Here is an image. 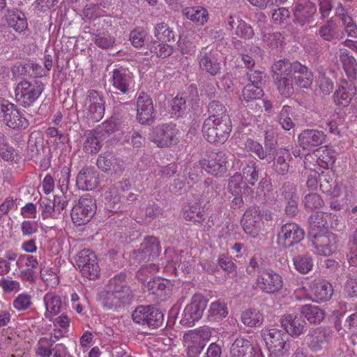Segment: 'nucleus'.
Segmentation results:
<instances>
[{
  "instance_id": "nucleus-1",
  "label": "nucleus",
  "mask_w": 357,
  "mask_h": 357,
  "mask_svg": "<svg viewBox=\"0 0 357 357\" xmlns=\"http://www.w3.org/2000/svg\"><path fill=\"white\" fill-rule=\"evenodd\" d=\"M275 74V82L279 93L284 98L290 97L294 93L292 79L296 72L306 71V66L299 62H290L287 59L279 60L272 66Z\"/></svg>"
},
{
  "instance_id": "nucleus-2",
  "label": "nucleus",
  "mask_w": 357,
  "mask_h": 357,
  "mask_svg": "<svg viewBox=\"0 0 357 357\" xmlns=\"http://www.w3.org/2000/svg\"><path fill=\"white\" fill-rule=\"evenodd\" d=\"M204 137L210 143L223 144L231 131V122L229 116L218 119L207 118L202 129Z\"/></svg>"
},
{
  "instance_id": "nucleus-3",
  "label": "nucleus",
  "mask_w": 357,
  "mask_h": 357,
  "mask_svg": "<svg viewBox=\"0 0 357 357\" xmlns=\"http://www.w3.org/2000/svg\"><path fill=\"white\" fill-rule=\"evenodd\" d=\"M278 141H264L265 158L268 163L273 162V170L280 175H284L289 171L287 160L290 158L289 152L285 149H277Z\"/></svg>"
},
{
  "instance_id": "nucleus-4",
  "label": "nucleus",
  "mask_w": 357,
  "mask_h": 357,
  "mask_svg": "<svg viewBox=\"0 0 357 357\" xmlns=\"http://www.w3.org/2000/svg\"><path fill=\"white\" fill-rule=\"evenodd\" d=\"M43 90L42 82L24 80L18 83L15 88V99L24 107H29L39 98Z\"/></svg>"
},
{
  "instance_id": "nucleus-5",
  "label": "nucleus",
  "mask_w": 357,
  "mask_h": 357,
  "mask_svg": "<svg viewBox=\"0 0 357 357\" xmlns=\"http://www.w3.org/2000/svg\"><path fill=\"white\" fill-rule=\"evenodd\" d=\"M262 337L268 349L276 356L282 357L289 354L290 343L287 335L277 328L266 329Z\"/></svg>"
},
{
  "instance_id": "nucleus-6",
  "label": "nucleus",
  "mask_w": 357,
  "mask_h": 357,
  "mask_svg": "<svg viewBox=\"0 0 357 357\" xmlns=\"http://www.w3.org/2000/svg\"><path fill=\"white\" fill-rule=\"evenodd\" d=\"M132 317L135 323L152 329L162 326L164 321L163 314L153 305L137 306Z\"/></svg>"
},
{
  "instance_id": "nucleus-7",
  "label": "nucleus",
  "mask_w": 357,
  "mask_h": 357,
  "mask_svg": "<svg viewBox=\"0 0 357 357\" xmlns=\"http://www.w3.org/2000/svg\"><path fill=\"white\" fill-rule=\"evenodd\" d=\"M96 200L89 194L82 195L71 210L74 224L80 226L89 222L96 213Z\"/></svg>"
},
{
  "instance_id": "nucleus-8",
  "label": "nucleus",
  "mask_w": 357,
  "mask_h": 357,
  "mask_svg": "<svg viewBox=\"0 0 357 357\" xmlns=\"http://www.w3.org/2000/svg\"><path fill=\"white\" fill-rule=\"evenodd\" d=\"M75 261L84 277L90 280H95L100 277V269L97 257L91 250L84 249L79 252Z\"/></svg>"
},
{
  "instance_id": "nucleus-9",
  "label": "nucleus",
  "mask_w": 357,
  "mask_h": 357,
  "mask_svg": "<svg viewBox=\"0 0 357 357\" xmlns=\"http://www.w3.org/2000/svg\"><path fill=\"white\" fill-rule=\"evenodd\" d=\"M208 301L200 294H195L191 298L183 312V317L181 320L182 325L188 326H192L195 321L199 320L206 308Z\"/></svg>"
},
{
  "instance_id": "nucleus-10",
  "label": "nucleus",
  "mask_w": 357,
  "mask_h": 357,
  "mask_svg": "<svg viewBox=\"0 0 357 357\" xmlns=\"http://www.w3.org/2000/svg\"><path fill=\"white\" fill-rule=\"evenodd\" d=\"M0 118L13 129H25L29 126V121L20 114L17 107L7 100L0 101Z\"/></svg>"
},
{
  "instance_id": "nucleus-11",
  "label": "nucleus",
  "mask_w": 357,
  "mask_h": 357,
  "mask_svg": "<svg viewBox=\"0 0 357 357\" xmlns=\"http://www.w3.org/2000/svg\"><path fill=\"white\" fill-rule=\"evenodd\" d=\"M283 285L282 277L271 269L259 271L256 280V287L266 294L279 291Z\"/></svg>"
},
{
  "instance_id": "nucleus-12",
  "label": "nucleus",
  "mask_w": 357,
  "mask_h": 357,
  "mask_svg": "<svg viewBox=\"0 0 357 357\" xmlns=\"http://www.w3.org/2000/svg\"><path fill=\"white\" fill-rule=\"evenodd\" d=\"M161 252L159 240L155 236L145 238L138 250L134 251L132 256L137 263L153 261L159 257Z\"/></svg>"
},
{
  "instance_id": "nucleus-13",
  "label": "nucleus",
  "mask_w": 357,
  "mask_h": 357,
  "mask_svg": "<svg viewBox=\"0 0 357 357\" xmlns=\"http://www.w3.org/2000/svg\"><path fill=\"white\" fill-rule=\"evenodd\" d=\"M84 106L88 119L98 122L102 119L105 114V101L98 91L90 89L86 92Z\"/></svg>"
},
{
  "instance_id": "nucleus-14",
  "label": "nucleus",
  "mask_w": 357,
  "mask_h": 357,
  "mask_svg": "<svg viewBox=\"0 0 357 357\" xmlns=\"http://www.w3.org/2000/svg\"><path fill=\"white\" fill-rule=\"evenodd\" d=\"M305 233L296 223H286L282 226L278 234V243L284 248H289L300 243Z\"/></svg>"
},
{
  "instance_id": "nucleus-15",
  "label": "nucleus",
  "mask_w": 357,
  "mask_h": 357,
  "mask_svg": "<svg viewBox=\"0 0 357 357\" xmlns=\"http://www.w3.org/2000/svg\"><path fill=\"white\" fill-rule=\"evenodd\" d=\"M177 134L178 129L174 125H162L153 129L150 139L155 143L158 147H167L178 143V139L176 137Z\"/></svg>"
},
{
  "instance_id": "nucleus-16",
  "label": "nucleus",
  "mask_w": 357,
  "mask_h": 357,
  "mask_svg": "<svg viewBox=\"0 0 357 357\" xmlns=\"http://www.w3.org/2000/svg\"><path fill=\"white\" fill-rule=\"evenodd\" d=\"M205 170L210 174L220 177L228 170V160L226 153L219 151L211 153L208 159L202 160Z\"/></svg>"
},
{
  "instance_id": "nucleus-17",
  "label": "nucleus",
  "mask_w": 357,
  "mask_h": 357,
  "mask_svg": "<svg viewBox=\"0 0 357 357\" xmlns=\"http://www.w3.org/2000/svg\"><path fill=\"white\" fill-rule=\"evenodd\" d=\"M357 93L356 87L347 80H342L337 86L333 99L339 108L348 107Z\"/></svg>"
},
{
  "instance_id": "nucleus-18",
  "label": "nucleus",
  "mask_w": 357,
  "mask_h": 357,
  "mask_svg": "<svg viewBox=\"0 0 357 357\" xmlns=\"http://www.w3.org/2000/svg\"><path fill=\"white\" fill-rule=\"evenodd\" d=\"M137 118L141 124H149L155 117L152 99L144 92L139 93L137 100Z\"/></svg>"
},
{
  "instance_id": "nucleus-19",
  "label": "nucleus",
  "mask_w": 357,
  "mask_h": 357,
  "mask_svg": "<svg viewBox=\"0 0 357 357\" xmlns=\"http://www.w3.org/2000/svg\"><path fill=\"white\" fill-rule=\"evenodd\" d=\"M261 215L257 206L249 208L243 214L241 220L244 231L252 237L258 235Z\"/></svg>"
},
{
  "instance_id": "nucleus-20",
  "label": "nucleus",
  "mask_w": 357,
  "mask_h": 357,
  "mask_svg": "<svg viewBox=\"0 0 357 357\" xmlns=\"http://www.w3.org/2000/svg\"><path fill=\"white\" fill-rule=\"evenodd\" d=\"M232 167L235 169L242 168L241 175L247 184L253 186L258 181L259 167L255 161L250 160L246 162L239 158H234Z\"/></svg>"
},
{
  "instance_id": "nucleus-21",
  "label": "nucleus",
  "mask_w": 357,
  "mask_h": 357,
  "mask_svg": "<svg viewBox=\"0 0 357 357\" xmlns=\"http://www.w3.org/2000/svg\"><path fill=\"white\" fill-rule=\"evenodd\" d=\"M112 84L123 94L129 93L133 82L132 74L126 68H119L112 71Z\"/></svg>"
},
{
  "instance_id": "nucleus-22",
  "label": "nucleus",
  "mask_w": 357,
  "mask_h": 357,
  "mask_svg": "<svg viewBox=\"0 0 357 357\" xmlns=\"http://www.w3.org/2000/svg\"><path fill=\"white\" fill-rule=\"evenodd\" d=\"M217 55L208 51L206 48L202 49L198 55L199 68L211 75L215 76L220 72V63Z\"/></svg>"
},
{
  "instance_id": "nucleus-23",
  "label": "nucleus",
  "mask_w": 357,
  "mask_h": 357,
  "mask_svg": "<svg viewBox=\"0 0 357 357\" xmlns=\"http://www.w3.org/2000/svg\"><path fill=\"white\" fill-rule=\"evenodd\" d=\"M97 167L102 172L113 174L123 171V162L111 153L100 154L96 162Z\"/></svg>"
},
{
  "instance_id": "nucleus-24",
  "label": "nucleus",
  "mask_w": 357,
  "mask_h": 357,
  "mask_svg": "<svg viewBox=\"0 0 357 357\" xmlns=\"http://www.w3.org/2000/svg\"><path fill=\"white\" fill-rule=\"evenodd\" d=\"M294 22L301 26L312 20V3L310 0H298L294 8Z\"/></svg>"
},
{
  "instance_id": "nucleus-25",
  "label": "nucleus",
  "mask_w": 357,
  "mask_h": 357,
  "mask_svg": "<svg viewBox=\"0 0 357 357\" xmlns=\"http://www.w3.org/2000/svg\"><path fill=\"white\" fill-rule=\"evenodd\" d=\"M98 175L93 167H84L79 172L76 183L79 189L91 190L98 185Z\"/></svg>"
},
{
  "instance_id": "nucleus-26",
  "label": "nucleus",
  "mask_w": 357,
  "mask_h": 357,
  "mask_svg": "<svg viewBox=\"0 0 357 357\" xmlns=\"http://www.w3.org/2000/svg\"><path fill=\"white\" fill-rule=\"evenodd\" d=\"M281 325L286 332L292 337H298L305 328V321L301 317L288 314L281 320Z\"/></svg>"
},
{
  "instance_id": "nucleus-27",
  "label": "nucleus",
  "mask_w": 357,
  "mask_h": 357,
  "mask_svg": "<svg viewBox=\"0 0 357 357\" xmlns=\"http://www.w3.org/2000/svg\"><path fill=\"white\" fill-rule=\"evenodd\" d=\"M253 351L254 348L249 340L238 337L230 347L229 357H252Z\"/></svg>"
},
{
  "instance_id": "nucleus-28",
  "label": "nucleus",
  "mask_w": 357,
  "mask_h": 357,
  "mask_svg": "<svg viewBox=\"0 0 357 357\" xmlns=\"http://www.w3.org/2000/svg\"><path fill=\"white\" fill-rule=\"evenodd\" d=\"M86 140L84 144V151L89 153H97L102 146L104 140L102 132L95 129L86 133Z\"/></svg>"
},
{
  "instance_id": "nucleus-29",
  "label": "nucleus",
  "mask_w": 357,
  "mask_h": 357,
  "mask_svg": "<svg viewBox=\"0 0 357 357\" xmlns=\"http://www.w3.org/2000/svg\"><path fill=\"white\" fill-rule=\"evenodd\" d=\"M132 298L128 297V293L119 294L107 292L103 300L104 307L108 309L117 310L128 304Z\"/></svg>"
},
{
  "instance_id": "nucleus-30",
  "label": "nucleus",
  "mask_w": 357,
  "mask_h": 357,
  "mask_svg": "<svg viewBox=\"0 0 357 357\" xmlns=\"http://www.w3.org/2000/svg\"><path fill=\"white\" fill-rule=\"evenodd\" d=\"M316 162L323 169H327L335 162L334 151L327 146H321L314 150Z\"/></svg>"
},
{
  "instance_id": "nucleus-31",
  "label": "nucleus",
  "mask_w": 357,
  "mask_h": 357,
  "mask_svg": "<svg viewBox=\"0 0 357 357\" xmlns=\"http://www.w3.org/2000/svg\"><path fill=\"white\" fill-rule=\"evenodd\" d=\"M334 293L332 284L322 280L314 285V302L321 303L329 301Z\"/></svg>"
},
{
  "instance_id": "nucleus-32",
  "label": "nucleus",
  "mask_w": 357,
  "mask_h": 357,
  "mask_svg": "<svg viewBox=\"0 0 357 357\" xmlns=\"http://www.w3.org/2000/svg\"><path fill=\"white\" fill-rule=\"evenodd\" d=\"M182 14L199 25L204 24L208 17L207 10L199 6L185 8L182 10Z\"/></svg>"
},
{
  "instance_id": "nucleus-33",
  "label": "nucleus",
  "mask_w": 357,
  "mask_h": 357,
  "mask_svg": "<svg viewBox=\"0 0 357 357\" xmlns=\"http://www.w3.org/2000/svg\"><path fill=\"white\" fill-rule=\"evenodd\" d=\"M340 61L342 63L344 70L349 78H354L357 74L356 59L350 55L347 49H340Z\"/></svg>"
},
{
  "instance_id": "nucleus-34",
  "label": "nucleus",
  "mask_w": 357,
  "mask_h": 357,
  "mask_svg": "<svg viewBox=\"0 0 357 357\" xmlns=\"http://www.w3.org/2000/svg\"><path fill=\"white\" fill-rule=\"evenodd\" d=\"M44 303L46 307V317L54 316L60 313L64 307L61 298L53 293H48L44 296Z\"/></svg>"
},
{
  "instance_id": "nucleus-35",
  "label": "nucleus",
  "mask_w": 357,
  "mask_h": 357,
  "mask_svg": "<svg viewBox=\"0 0 357 357\" xmlns=\"http://www.w3.org/2000/svg\"><path fill=\"white\" fill-rule=\"evenodd\" d=\"M104 202L105 208L111 212L117 213L118 211H122L123 209V207H121L117 188H112L105 192Z\"/></svg>"
},
{
  "instance_id": "nucleus-36",
  "label": "nucleus",
  "mask_w": 357,
  "mask_h": 357,
  "mask_svg": "<svg viewBox=\"0 0 357 357\" xmlns=\"http://www.w3.org/2000/svg\"><path fill=\"white\" fill-rule=\"evenodd\" d=\"M107 292L121 294L128 293V297L132 298V291L126 282V274L120 273L109 280Z\"/></svg>"
},
{
  "instance_id": "nucleus-37",
  "label": "nucleus",
  "mask_w": 357,
  "mask_h": 357,
  "mask_svg": "<svg viewBox=\"0 0 357 357\" xmlns=\"http://www.w3.org/2000/svg\"><path fill=\"white\" fill-rule=\"evenodd\" d=\"M7 22L10 27L17 32H22L27 28L26 19L24 14L18 10L9 12Z\"/></svg>"
},
{
  "instance_id": "nucleus-38",
  "label": "nucleus",
  "mask_w": 357,
  "mask_h": 357,
  "mask_svg": "<svg viewBox=\"0 0 357 357\" xmlns=\"http://www.w3.org/2000/svg\"><path fill=\"white\" fill-rule=\"evenodd\" d=\"M241 321L248 327L259 326L264 321L263 314L256 309L247 310L241 314Z\"/></svg>"
},
{
  "instance_id": "nucleus-39",
  "label": "nucleus",
  "mask_w": 357,
  "mask_h": 357,
  "mask_svg": "<svg viewBox=\"0 0 357 357\" xmlns=\"http://www.w3.org/2000/svg\"><path fill=\"white\" fill-rule=\"evenodd\" d=\"M228 314L226 304L220 300L211 303L208 310V317L211 321H220Z\"/></svg>"
},
{
  "instance_id": "nucleus-40",
  "label": "nucleus",
  "mask_w": 357,
  "mask_h": 357,
  "mask_svg": "<svg viewBox=\"0 0 357 357\" xmlns=\"http://www.w3.org/2000/svg\"><path fill=\"white\" fill-rule=\"evenodd\" d=\"M183 340L187 344L186 352L188 357H196L201 353L205 346V344L201 342L198 339L197 340V338L190 333L184 335Z\"/></svg>"
},
{
  "instance_id": "nucleus-41",
  "label": "nucleus",
  "mask_w": 357,
  "mask_h": 357,
  "mask_svg": "<svg viewBox=\"0 0 357 357\" xmlns=\"http://www.w3.org/2000/svg\"><path fill=\"white\" fill-rule=\"evenodd\" d=\"M148 47L151 53L159 58H167L173 52V47L170 45L158 40L151 42Z\"/></svg>"
},
{
  "instance_id": "nucleus-42",
  "label": "nucleus",
  "mask_w": 357,
  "mask_h": 357,
  "mask_svg": "<svg viewBox=\"0 0 357 357\" xmlns=\"http://www.w3.org/2000/svg\"><path fill=\"white\" fill-rule=\"evenodd\" d=\"M317 75L315 76V86L324 95H329L334 87L333 81L326 76V73L323 69L317 70Z\"/></svg>"
},
{
  "instance_id": "nucleus-43",
  "label": "nucleus",
  "mask_w": 357,
  "mask_h": 357,
  "mask_svg": "<svg viewBox=\"0 0 357 357\" xmlns=\"http://www.w3.org/2000/svg\"><path fill=\"white\" fill-rule=\"evenodd\" d=\"M247 183L243 181V176L241 173L236 172L228 180L227 189L229 192L234 196L241 195L243 189Z\"/></svg>"
},
{
  "instance_id": "nucleus-44",
  "label": "nucleus",
  "mask_w": 357,
  "mask_h": 357,
  "mask_svg": "<svg viewBox=\"0 0 357 357\" xmlns=\"http://www.w3.org/2000/svg\"><path fill=\"white\" fill-rule=\"evenodd\" d=\"M154 34L157 40L162 42L174 40V34L167 24L161 22L155 27Z\"/></svg>"
},
{
  "instance_id": "nucleus-45",
  "label": "nucleus",
  "mask_w": 357,
  "mask_h": 357,
  "mask_svg": "<svg viewBox=\"0 0 357 357\" xmlns=\"http://www.w3.org/2000/svg\"><path fill=\"white\" fill-rule=\"evenodd\" d=\"M121 122V117L119 115H113L109 119L102 123V127L99 128V130L102 132L103 137L114 132L119 129Z\"/></svg>"
},
{
  "instance_id": "nucleus-46",
  "label": "nucleus",
  "mask_w": 357,
  "mask_h": 357,
  "mask_svg": "<svg viewBox=\"0 0 357 357\" xmlns=\"http://www.w3.org/2000/svg\"><path fill=\"white\" fill-rule=\"evenodd\" d=\"M264 95L262 86L248 84L243 89V98L247 101H251L261 98Z\"/></svg>"
},
{
  "instance_id": "nucleus-47",
  "label": "nucleus",
  "mask_w": 357,
  "mask_h": 357,
  "mask_svg": "<svg viewBox=\"0 0 357 357\" xmlns=\"http://www.w3.org/2000/svg\"><path fill=\"white\" fill-rule=\"evenodd\" d=\"M183 218L188 221L201 223L204 220V211L197 204L189 206L188 209L183 213Z\"/></svg>"
},
{
  "instance_id": "nucleus-48",
  "label": "nucleus",
  "mask_w": 357,
  "mask_h": 357,
  "mask_svg": "<svg viewBox=\"0 0 357 357\" xmlns=\"http://www.w3.org/2000/svg\"><path fill=\"white\" fill-rule=\"evenodd\" d=\"M208 112L209 114L208 118H213V119L228 116L225 106L219 100H212L208 103Z\"/></svg>"
},
{
  "instance_id": "nucleus-49",
  "label": "nucleus",
  "mask_w": 357,
  "mask_h": 357,
  "mask_svg": "<svg viewBox=\"0 0 357 357\" xmlns=\"http://www.w3.org/2000/svg\"><path fill=\"white\" fill-rule=\"evenodd\" d=\"M248 80L250 82L249 84L261 86L266 81V74L264 70L260 69H251L246 73Z\"/></svg>"
},
{
  "instance_id": "nucleus-50",
  "label": "nucleus",
  "mask_w": 357,
  "mask_h": 357,
  "mask_svg": "<svg viewBox=\"0 0 357 357\" xmlns=\"http://www.w3.org/2000/svg\"><path fill=\"white\" fill-rule=\"evenodd\" d=\"M93 42L100 48L108 49L113 47L115 38L107 33L102 32L95 35Z\"/></svg>"
},
{
  "instance_id": "nucleus-51",
  "label": "nucleus",
  "mask_w": 357,
  "mask_h": 357,
  "mask_svg": "<svg viewBox=\"0 0 357 357\" xmlns=\"http://www.w3.org/2000/svg\"><path fill=\"white\" fill-rule=\"evenodd\" d=\"M293 75L296 80V84L301 88H311V85L312 84V73L308 71L307 68L305 72H296V74Z\"/></svg>"
},
{
  "instance_id": "nucleus-52",
  "label": "nucleus",
  "mask_w": 357,
  "mask_h": 357,
  "mask_svg": "<svg viewBox=\"0 0 357 357\" xmlns=\"http://www.w3.org/2000/svg\"><path fill=\"white\" fill-rule=\"evenodd\" d=\"M296 269L301 273H308L312 268V259L309 256H298L294 259Z\"/></svg>"
},
{
  "instance_id": "nucleus-53",
  "label": "nucleus",
  "mask_w": 357,
  "mask_h": 357,
  "mask_svg": "<svg viewBox=\"0 0 357 357\" xmlns=\"http://www.w3.org/2000/svg\"><path fill=\"white\" fill-rule=\"evenodd\" d=\"M319 34L326 40H332L338 34L337 26L332 20L328 21L327 24L321 27Z\"/></svg>"
},
{
  "instance_id": "nucleus-54",
  "label": "nucleus",
  "mask_w": 357,
  "mask_h": 357,
  "mask_svg": "<svg viewBox=\"0 0 357 357\" xmlns=\"http://www.w3.org/2000/svg\"><path fill=\"white\" fill-rule=\"evenodd\" d=\"M218 264L221 268L231 277L236 276V266L229 257L225 255H220L218 258Z\"/></svg>"
},
{
  "instance_id": "nucleus-55",
  "label": "nucleus",
  "mask_w": 357,
  "mask_h": 357,
  "mask_svg": "<svg viewBox=\"0 0 357 357\" xmlns=\"http://www.w3.org/2000/svg\"><path fill=\"white\" fill-rule=\"evenodd\" d=\"M236 35L241 38L250 39L253 37L254 31L252 26L245 21L242 20H237Z\"/></svg>"
},
{
  "instance_id": "nucleus-56",
  "label": "nucleus",
  "mask_w": 357,
  "mask_h": 357,
  "mask_svg": "<svg viewBox=\"0 0 357 357\" xmlns=\"http://www.w3.org/2000/svg\"><path fill=\"white\" fill-rule=\"evenodd\" d=\"M31 297L27 294L18 295L13 302V307L17 311H24L31 305Z\"/></svg>"
},
{
  "instance_id": "nucleus-57",
  "label": "nucleus",
  "mask_w": 357,
  "mask_h": 357,
  "mask_svg": "<svg viewBox=\"0 0 357 357\" xmlns=\"http://www.w3.org/2000/svg\"><path fill=\"white\" fill-rule=\"evenodd\" d=\"M291 107L288 105H284L279 115V123L285 130H289L294 126V123L289 116Z\"/></svg>"
},
{
  "instance_id": "nucleus-58",
  "label": "nucleus",
  "mask_w": 357,
  "mask_h": 357,
  "mask_svg": "<svg viewBox=\"0 0 357 357\" xmlns=\"http://www.w3.org/2000/svg\"><path fill=\"white\" fill-rule=\"evenodd\" d=\"M0 156L3 160L8 162H17L20 160V156L17 151L11 146L8 142L6 146H2L0 149Z\"/></svg>"
},
{
  "instance_id": "nucleus-59",
  "label": "nucleus",
  "mask_w": 357,
  "mask_h": 357,
  "mask_svg": "<svg viewBox=\"0 0 357 357\" xmlns=\"http://www.w3.org/2000/svg\"><path fill=\"white\" fill-rule=\"evenodd\" d=\"M199 188L202 190V195L205 197H215L218 195L216 190L218 186L212 183L211 178H206L199 184Z\"/></svg>"
},
{
  "instance_id": "nucleus-60",
  "label": "nucleus",
  "mask_w": 357,
  "mask_h": 357,
  "mask_svg": "<svg viewBox=\"0 0 357 357\" xmlns=\"http://www.w3.org/2000/svg\"><path fill=\"white\" fill-rule=\"evenodd\" d=\"M52 344L49 343L48 338L41 337L37 344L36 355L40 357H50L52 355Z\"/></svg>"
},
{
  "instance_id": "nucleus-61",
  "label": "nucleus",
  "mask_w": 357,
  "mask_h": 357,
  "mask_svg": "<svg viewBox=\"0 0 357 357\" xmlns=\"http://www.w3.org/2000/svg\"><path fill=\"white\" fill-rule=\"evenodd\" d=\"M40 206L42 210V217L43 219H47L52 216L55 211V201L48 198H42L40 201Z\"/></svg>"
},
{
  "instance_id": "nucleus-62",
  "label": "nucleus",
  "mask_w": 357,
  "mask_h": 357,
  "mask_svg": "<svg viewBox=\"0 0 357 357\" xmlns=\"http://www.w3.org/2000/svg\"><path fill=\"white\" fill-rule=\"evenodd\" d=\"M147 33L143 29H136L130 33V40L135 47H141L144 43Z\"/></svg>"
},
{
  "instance_id": "nucleus-63",
  "label": "nucleus",
  "mask_w": 357,
  "mask_h": 357,
  "mask_svg": "<svg viewBox=\"0 0 357 357\" xmlns=\"http://www.w3.org/2000/svg\"><path fill=\"white\" fill-rule=\"evenodd\" d=\"M262 40L271 47L275 48L283 42V37L280 32L264 33Z\"/></svg>"
},
{
  "instance_id": "nucleus-64",
  "label": "nucleus",
  "mask_w": 357,
  "mask_h": 357,
  "mask_svg": "<svg viewBox=\"0 0 357 357\" xmlns=\"http://www.w3.org/2000/svg\"><path fill=\"white\" fill-rule=\"evenodd\" d=\"M245 147L248 151L254 153L260 160L266 161L264 149L258 142L249 139L245 142Z\"/></svg>"
}]
</instances>
